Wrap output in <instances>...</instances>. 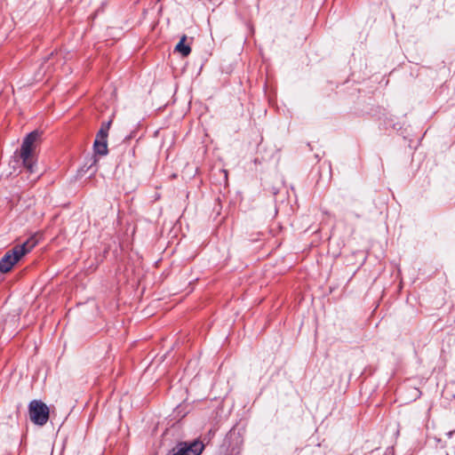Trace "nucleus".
<instances>
[{
	"label": "nucleus",
	"mask_w": 455,
	"mask_h": 455,
	"mask_svg": "<svg viewBox=\"0 0 455 455\" xmlns=\"http://www.w3.org/2000/svg\"><path fill=\"white\" fill-rule=\"evenodd\" d=\"M40 137L41 133L36 130L28 133L23 140L20 151L24 167L31 173L35 172L34 153Z\"/></svg>",
	"instance_id": "f257e3e1"
},
{
	"label": "nucleus",
	"mask_w": 455,
	"mask_h": 455,
	"mask_svg": "<svg viewBox=\"0 0 455 455\" xmlns=\"http://www.w3.org/2000/svg\"><path fill=\"white\" fill-rule=\"evenodd\" d=\"M28 242L20 245H16L9 250L0 260L1 273H8L12 270V267L28 252L30 251L34 244L28 247Z\"/></svg>",
	"instance_id": "f03ea898"
},
{
	"label": "nucleus",
	"mask_w": 455,
	"mask_h": 455,
	"mask_svg": "<svg viewBox=\"0 0 455 455\" xmlns=\"http://www.w3.org/2000/svg\"><path fill=\"white\" fill-rule=\"evenodd\" d=\"M29 418L38 426H44L49 419V408L40 400H33L28 405Z\"/></svg>",
	"instance_id": "7ed1b4c3"
},
{
	"label": "nucleus",
	"mask_w": 455,
	"mask_h": 455,
	"mask_svg": "<svg viewBox=\"0 0 455 455\" xmlns=\"http://www.w3.org/2000/svg\"><path fill=\"white\" fill-rule=\"evenodd\" d=\"M203 450L201 442L195 441L190 444L180 443L167 455H200Z\"/></svg>",
	"instance_id": "20e7f679"
},
{
	"label": "nucleus",
	"mask_w": 455,
	"mask_h": 455,
	"mask_svg": "<svg viewBox=\"0 0 455 455\" xmlns=\"http://www.w3.org/2000/svg\"><path fill=\"white\" fill-rule=\"evenodd\" d=\"M93 148L95 155L106 156L108 154L107 140H95Z\"/></svg>",
	"instance_id": "39448f33"
},
{
	"label": "nucleus",
	"mask_w": 455,
	"mask_h": 455,
	"mask_svg": "<svg viewBox=\"0 0 455 455\" xmlns=\"http://www.w3.org/2000/svg\"><path fill=\"white\" fill-rule=\"evenodd\" d=\"M186 39L187 36H183L175 47V51L179 52L183 57L188 56L191 52L190 46L185 44Z\"/></svg>",
	"instance_id": "423d86ee"
},
{
	"label": "nucleus",
	"mask_w": 455,
	"mask_h": 455,
	"mask_svg": "<svg viewBox=\"0 0 455 455\" xmlns=\"http://www.w3.org/2000/svg\"><path fill=\"white\" fill-rule=\"evenodd\" d=\"M110 125L111 121L102 123L95 140H107Z\"/></svg>",
	"instance_id": "0eeeda50"
},
{
	"label": "nucleus",
	"mask_w": 455,
	"mask_h": 455,
	"mask_svg": "<svg viewBox=\"0 0 455 455\" xmlns=\"http://www.w3.org/2000/svg\"><path fill=\"white\" fill-rule=\"evenodd\" d=\"M90 161L91 164L88 166V170L91 169L97 163V158L95 156H92L91 157Z\"/></svg>",
	"instance_id": "6e6552de"
},
{
	"label": "nucleus",
	"mask_w": 455,
	"mask_h": 455,
	"mask_svg": "<svg viewBox=\"0 0 455 455\" xmlns=\"http://www.w3.org/2000/svg\"><path fill=\"white\" fill-rule=\"evenodd\" d=\"M447 435L451 438L453 436H455V430L454 431H450L449 433H447Z\"/></svg>",
	"instance_id": "1a4fd4ad"
}]
</instances>
